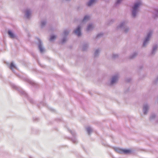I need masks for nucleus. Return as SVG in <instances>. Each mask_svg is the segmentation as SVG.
I'll use <instances>...</instances> for the list:
<instances>
[{"label":"nucleus","instance_id":"obj_11","mask_svg":"<svg viewBox=\"0 0 158 158\" xmlns=\"http://www.w3.org/2000/svg\"><path fill=\"white\" fill-rule=\"evenodd\" d=\"M89 16H85L84 19H83V21H86V20H89Z\"/></svg>","mask_w":158,"mask_h":158},{"label":"nucleus","instance_id":"obj_9","mask_svg":"<svg viewBox=\"0 0 158 158\" xmlns=\"http://www.w3.org/2000/svg\"><path fill=\"white\" fill-rule=\"evenodd\" d=\"M93 28V26H92V25H89L88 26L87 28V30L88 31H89V30L92 29Z\"/></svg>","mask_w":158,"mask_h":158},{"label":"nucleus","instance_id":"obj_18","mask_svg":"<svg viewBox=\"0 0 158 158\" xmlns=\"http://www.w3.org/2000/svg\"><path fill=\"white\" fill-rule=\"evenodd\" d=\"M64 34H66V31H64Z\"/></svg>","mask_w":158,"mask_h":158},{"label":"nucleus","instance_id":"obj_16","mask_svg":"<svg viewBox=\"0 0 158 158\" xmlns=\"http://www.w3.org/2000/svg\"><path fill=\"white\" fill-rule=\"evenodd\" d=\"M120 2V1H119V0H118L117 1V3H118Z\"/></svg>","mask_w":158,"mask_h":158},{"label":"nucleus","instance_id":"obj_14","mask_svg":"<svg viewBox=\"0 0 158 158\" xmlns=\"http://www.w3.org/2000/svg\"><path fill=\"white\" fill-rule=\"evenodd\" d=\"M30 14V12L29 11L27 10L26 12V15L27 17H28L29 15V14Z\"/></svg>","mask_w":158,"mask_h":158},{"label":"nucleus","instance_id":"obj_13","mask_svg":"<svg viewBox=\"0 0 158 158\" xmlns=\"http://www.w3.org/2000/svg\"><path fill=\"white\" fill-rule=\"evenodd\" d=\"M143 110L144 111V113L145 114L146 113V111L148 110V107L147 106H145L143 107Z\"/></svg>","mask_w":158,"mask_h":158},{"label":"nucleus","instance_id":"obj_15","mask_svg":"<svg viewBox=\"0 0 158 158\" xmlns=\"http://www.w3.org/2000/svg\"><path fill=\"white\" fill-rule=\"evenodd\" d=\"M87 131L89 133L91 131V130L90 128H87Z\"/></svg>","mask_w":158,"mask_h":158},{"label":"nucleus","instance_id":"obj_10","mask_svg":"<svg viewBox=\"0 0 158 158\" xmlns=\"http://www.w3.org/2000/svg\"><path fill=\"white\" fill-rule=\"evenodd\" d=\"M15 68V65L13 63H11L10 65V68L11 69H12L14 68Z\"/></svg>","mask_w":158,"mask_h":158},{"label":"nucleus","instance_id":"obj_3","mask_svg":"<svg viewBox=\"0 0 158 158\" xmlns=\"http://www.w3.org/2000/svg\"><path fill=\"white\" fill-rule=\"evenodd\" d=\"M131 151L128 149H122L121 150L120 152H123L125 154L129 153L131 152Z\"/></svg>","mask_w":158,"mask_h":158},{"label":"nucleus","instance_id":"obj_6","mask_svg":"<svg viewBox=\"0 0 158 158\" xmlns=\"http://www.w3.org/2000/svg\"><path fill=\"white\" fill-rule=\"evenodd\" d=\"M96 0H90L89 2L87 3V5L88 6H90L93 3L95 2Z\"/></svg>","mask_w":158,"mask_h":158},{"label":"nucleus","instance_id":"obj_17","mask_svg":"<svg viewBox=\"0 0 158 158\" xmlns=\"http://www.w3.org/2000/svg\"><path fill=\"white\" fill-rule=\"evenodd\" d=\"M156 48H153V51H154L155 50Z\"/></svg>","mask_w":158,"mask_h":158},{"label":"nucleus","instance_id":"obj_5","mask_svg":"<svg viewBox=\"0 0 158 158\" xmlns=\"http://www.w3.org/2000/svg\"><path fill=\"white\" fill-rule=\"evenodd\" d=\"M118 77L117 76H114V77L112 79L111 81V84H113L114 83H115L117 80Z\"/></svg>","mask_w":158,"mask_h":158},{"label":"nucleus","instance_id":"obj_7","mask_svg":"<svg viewBox=\"0 0 158 158\" xmlns=\"http://www.w3.org/2000/svg\"><path fill=\"white\" fill-rule=\"evenodd\" d=\"M8 34L10 37L12 38L15 37L14 35L12 32L10 31H8Z\"/></svg>","mask_w":158,"mask_h":158},{"label":"nucleus","instance_id":"obj_19","mask_svg":"<svg viewBox=\"0 0 158 158\" xmlns=\"http://www.w3.org/2000/svg\"><path fill=\"white\" fill-rule=\"evenodd\" d=\"M99 35H98V36H99Z\"/></svg>","mask_w":158,"mask_h":158},{"label":"nucleus","instance_id":"obj_8","mask_svg":"<svg viewBox=\"0 0 158 158\" xmlns=\"http://www.w3.org/2000/svg\"><path fill=\"white\" fill-rule=\"evenodd\" d=\"M39 49L40 50V52H42L44 51V49L42 48V46L41 44H40L39 46Z\"/></svg>","mask_w":158,"mask_h":158},{"label":"nucleus","instance_id":"obj_2","mask_svg":"<svg viewBox=\"0 0 158 158\" xmlns=\"http://www.w3.org/2000/svg\"><path fill=\"white\" fill-rule=\"evenodd\" d=\"M74 33L77 34L78 36H80L81 35L80 32V27H78L74 31Z\"/></svg>","mask_w":158,"mask_h":158},{"label":"nucleus","instance_id":"obj_12","mask_svg":"<svg viewBox=\"0 0 158 158\" xmlns=\"http://www.w3.org/2000/svg\"><path fill=\"white\" fill-rule=\"evenodd\" d=\"M56 36H55V35H52V36L50 39V41H52L53 40L55 39H56Z\"/></svg>","mask_w":158,"mask_h":158},{"label":"nucleus","instance_id":"obj_1","mask_svg":"<svg viewBox=\"0 0 158 158\" xmlns=\"http://www.w3.org/2000/svg\"><path fill=\"white\" fill-rule=\"evenodd\" d=\"M141 4V3L140 2H138L137 3H135L133 8V10L132 11V15L133 17H135L136 15V13L137 11V8Z\"/></svg>","mask_w":158,"mask_h":158},{"label":"nucleus","instance_id":"obj_4","mask_svg":"<svg viewBox=\"0 0 158 158\" xmlns=\"http://www.w3.org/2000/svg\"><path fill=\"white\" fill-rule=\"evenodd\" d=\"M150 35H151V34H150V33L148 35L147 38H146V39H145V41L144 42V43L143 44V46H145L146 43H147V42L149 40V38L150 37Z\"/></svg>","mask_w":158,"mask_h":158}]
</instances>
